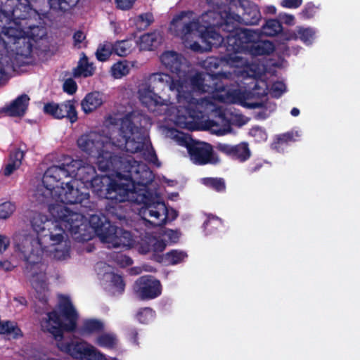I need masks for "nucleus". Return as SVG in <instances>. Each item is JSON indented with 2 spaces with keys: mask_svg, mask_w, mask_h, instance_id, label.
Listing matches in <instances>:
<instances>
[{
  "mask_svg": "<svg viewBox=\"0 0 360 360\" xmlns=\"http://www.w3.org/2000/svg\"><path fill=\"white\" fill-rule=\"evenodd\" d=\"M127 174L117 173L126 192V201L143 205L139 215L146 224L153 227L164 225L167 220V208L156 190L148 186L153 182V172L146 165H130Z\"/></svg>",
  "mask_w": 360,
  "mask_h": 360,
  "instance_id": "nucleus-1",
  "label": "nucleus"
},
{
  "mask_svg": "<svg viewBox=\"0 0 360 360\" xmlns=\"http://www.w3.org/2000/svg\"><path fill=\"white\" fill-rule=\"evenodd\" d=\"M58 308L63 316L68 321V323L63 321L56 310L48 312L47 319L41 323L43 329L54 337L58 349L79 360H106L105 354L86 342L63 340L64 331H75L78 314L70 298L67 295L60 296Z\"/></svg>",
  "mask_w": 360,
  "mask_h": 360,
  "instance_id": "nucleus-2",
  "label": "nucleus"
},
{
  "mask_svg": "<svg viewBox=\"0 0 360 360\" xmlns=\"http://www.w3.org/2000/svg\"><path fill=\"white\" fill-rule=\"evenodd\" d=\"M50 211L65 233L68 232L75 241L83 243L90 240L92 238L91 229L103 242L112 244L115 241L119 227L112 225L109 219L103 221L98 215H91L88 221L83 214L62 205L51 206Z\"/></svg>",
  "mask_w": 360,
  "mask_h": 360,
  "instance_id": "nucleus-3",
  "label": "nucleus"
},
{
  "mask_svg": "<svg viewBox=\"0 0 360 360\" xmlns=\"http://www.w3.org/2000/svg\"><path fill=\"white\" fill-rule=\"evenodd\" d=\"M219 20V13L215 11H207L199 16L191 10L181 11L174 16L169 30L172 34L182 40L198 33L207 44L217 45L225 39L215 30Z\"/></svg>",
  "mask_w": 360,
  "mask_h": 360,
  "instance_id": "nucleus-4",
  "label": "nucleus"
},
{
  "mask_svg": "<svg viewBox=\"0 0 360 360\" xmlns=\"http://www.w3.org/2000/svg\"><path fill=\"white\" fill-rule=\"evenodd\" d=\"M32 229L37 233L36 243L39 248L31 250L28 255L24 252L25 266L24 274L34 278L41 272V259L47 248L61 243L64 240L65 231L56 220L48 219L43 214L34 215L31 220Z\"/></svg>",
  "mask_w": 360,
  "mask_h": 360,
  "instance_id": "nucleus-5",
  "label": "nucleus"
},
{
  "mask_svg": "<svg viewBox=\"0 0 360 360\" xmlns=\"http://www.w3.org/2000/svg\"><path fill=\"white\" fill-rule=\"evenodd\" d=\"M167 87L172 91L176 92V98L179 103H182L189 117H195V111L191 107L196 104L198 101L192 97L188 90H184L186 85L181 79H174L171 75L163 72H155L148 78V85L140 91V100L149 111L155 112L160 106L167 105V101L155 92L164 90Z\"/></svg>",
  "mask_w": 360,
  "mask_h": 360,
  "instance_id": "nucleus-6",
  "label": "nucleus"
},
{
  "mask_svg": "<svg viewBox=\"0 0 360 360\" xmlns=\"http://www.w3.org/2000/svg\"><path fill=\"white\" fill-rule=\"evenodd\" d=\"M63 185L64 182L58 180L53 184L52 188L44 182L43 176L41 184L37 186L34 191L36 200L40 204H47L50 213V207L55 205L64 206L69 210L65 205L80 204L84 207L88 206L90 195L87 188L83 186L79 188L75 180L65 183V186Z\"/></svg>",
  "mask_w": 360,
  "mask_h": 360,
  "instance_id": "nucleus-7",
  "label": "nucleus"
},
{
  "mask_svg": "<svg viewBox=\"0 0 360 360\" xmlns=\"http://www.w3.org/2000/svg\"><path fill=\"white\" fill-rule=\"evenodd\" d=\"M65 162L49 167L44 174V182L51 186L58 180L64 178L75 177L87 188L97 176L95 167L85 164L81 160H73L70 157L65 158Z\"/></svg>",
  "mask_w": 360,
  "mask_h": 360,
  "instance_id": "nucleus-8",
  "label": "nucleus"
},
{
  "mask_svg": "<svg viewBox=\"0 0 360 360\" xmlns=\"http://www.w3.org/2000/svg\"><path fill=\"white\" fill-rule=\"evenodd\" d=\"M260 36L256 30L233 27L227 34L228 44L236 55L246 52L253 56L272 53L275 49L274 43L269 40H260Z\"/></svg>",
  "mask_w": 360,
  "mask_h": 360,
  "instance_id": "nucleus-9",
  "label": "nucleus"
},
{
  "mask_svg": "<svg viewBox=\"0 0 360 360\" xmlns=\"http://www.w3.org/2000/svg\"><path fill=\"white\" fill-rule=\"evenodd\" d=\"M77 143L82 151L96 159L99 170L107 172L113 167L115 157L109 151L112 145L109 137L91 131L81 135Z\"/></svg>",
  "mask_w": 360,
  "mask_h": 360,
  "instance_id": "nucleus-10",
  "label": "nucleus"
},
{
  "mask_svg": "<svg viewBox=\"0 0 360 360\" xmlns=\"http://www.w3.org/2000/svg\"><path fill=\"white\" fill-rule=\"evenodd\" d=\"M210 48L212 46L219 47L223 49L221 53L223 56L221 57L210 56L207 57L202 63V65L206 70L205 75L212 82L214 81L220 82L221 79L228 77L227 73L224 70V67L238 68L243 65V57L233 53L229 46L227 36L224 40L217 45L208 44Z\"/></svg>",
  "mask_w": 360,
  "mask_h": 360,
  "instance_id": "nucleus-11",
  "label": "nucleus"
},
{
  "mask_svg": "<svg viewBox=\"0 0 360 360\" xmlns=\"http://www.w3.org/2000/svg\"><path fill=\"white\" fill-rule=\"evenodd\" d=\"M93 193L100 199L126 201V192L122 181H116L108 175L97 176L89 186Z\"/></svg>",
  "mask_w": 360,
  "mask_h": 360,
  "instance_id": "nucleus-12",
  "label": "nucleus"
},
{
  "mask_svg": "<svg viewBox=\"0 0 360 360\" xmlns=\"http://www.w3.org/2000/svg\"><path fill=\"white\" fill-rule=\"evenodd\" d=\"M181 81L186 85L184 90H188L193 98V92L213 94L225 91L224 84L215 81L212 82L205 75L199 72L190 77L188 79Z\"/></svg>",
  "mask_w": 360,
  "mask_h": 360,
  "instance_id": "nucleus-13",
  "label": "nucleus"
},
{
  "mask_svg": "<svg viewBox=\"0 0 360 360\" xmlns=\"http://www.w3.org/2000/svg\"><path fill=\"white\" fill-rule=\"evenodd\" d=\"M148 139L144 133L130 134L119 131L118 137L112 143L118 148L130 153L141 152L148 148Z\"/></svg>",
  "mask_w": 360,
  "mask_h": 360,
  "instance_id": "nucleus-14",
  "label": "nucleus"
},
{
  "mask_svg": "<svg viewBox=\"0 0 360 360\" xmlns=\"http://www.w3.org/2000/svg\"><path fill=\"white\" fill-rule=\"evenodd\" d=\"M188 153L193 163L198 165L217 164L219 159L215 156L210 143L193 141L186 145Z\"/></svg>",
  "mask_w": 360,
  "mask_h": 360,
  "instance_id": "nucleus-15",
  "label": "nucleus"
},
{
  "mask_svg": "<svg viewBox=\"0 0 360 360\" xmlns=\"http://www.w3.org/2000/svg\"><path fill=\"white\" fill-rule=\"evenodd\" d=\"M134 291L142 300H153L161 295L162 285L153 276H142L135 282Z\"/></svg>",
  "mask_w": 360,
  "mask_h": 360,
  "instance_id": "nucleus-16",
  "label": "nucleus"
},
{
  "mask_svg": "<svg viewBox=\"0 0 360 360\" xmlns=\"http://www.w3.org/2000/svg\"><path fill=\"white\" fill-rule=\"evenodd\" d=\"M29 30L25 34L22 35L18 41L10 48L11 51H15L17 55L27 56L32 52V44L30 39L37 41L41 39L44 32L39 26L29 25Z\"/></svg>",
  "mask_w": 360,
  "mask_h": 360,
  "instance_id": "nucleus-17",
  "label": "nucleus"
},
{
  "mask_svg": "<svg viewBox=\"0 0 360 360\" xmlns=\"http://www.w3.org/2000/svg\"><path fill=\"white\" fill-rule=\"evenodd\" d=\"M239 14L234 18L237 22L246 25H257L262 20L258 6L249 0H240L238 7Z\"/></svg>",
  "mask_w": 360,
  "mask_h": 360,
  "instance_id": "nucleus-18",
  "label": "nucleus"
},
{
  "mask_svg": "<svg viewBox=\"0 0 360 360\" xmlns=\"http://www.w3.org/2000/svg\"><path fill=\"white\" fill-rule=\"evenodd\" d=\"M149 117L138 112L127 114L121 122L120 131L130 134L144 133L145 126L149 122Z\"/></svg>",
  "mask_w": 360,
  "mask_h": 360,
  "instance_id": "nucleus-19",
  "label": "nucleus"
},
{
  "mask_svg": "<svg viewBox=\"0 0 360 360\" xmlns=\"http://www.w3.org/2000/svg\"><path fill=\"white\" fill-rule=\"evenodd\" d=\"M217 149L220 152L230 156L232 159L238 160L240 162L247 161L251 156L249 145L246 142H242L235 146L219 143Z\"/></svg>",
  "mask_w": 360,
  "mask_h": 360,
  "instance_id": "nucleus-20",
  "label": "nucleus"
},
{
  "mask_svg": "<svg viewBox=\"0 0 360 360\" xmlns=\"http://www.w3.org/2000/svg\"><path fill=\"white\" fill-rule=\"evenodd\" d=\"M160 61L171 72L179 75L182 72L186 58L176 51H167L160 56Z\"/></svg>",
  "mask_w": 360,
  "mask_h": 360,
  "instance_id": "nucleus-21",
  "label": "nucleus"
},
{
  "mask_svg": "<svg viewBox=\"0 0 360 360\" xmlns=\"http://www.w3.org/2000/svg\"><path fill=\"white\" fill-rule=\"evenodd\" d=\"M30 97L23 94L18 96L9 105L3 108V111L11 117H21L25 114L29 105Z\"/></svg>",
  "mask_w": 360,
  "mask_h": 360,
  "instance_id": "nucleus-22",
  "label": "nucleus"
},
{
  "mask_svg": "<svg viewBox=\"0 0 360 360\" xmlns=\"http://www.w3.org/2000/svg\"><path fill=\"white\" fill-rule=\"evenodd\" d=\"M103 103V94L99 91H94L88 93L84 96L82 100L81 107L85 114H89L101 106Z\"/></svg>",
  "mask_w": 360,
  "mask_h": 360,
  "instance_id": "nucleus-23",
  "label": "nucleus"
},
{
  "mask_svg": "<svg viewBox=\"0 0 360 360\" xmlns=\"http://www.w3.org/2000/svg\"><path fill=\"white\" fill-rule=\"evenodd\" d=\"M109 202L105 206V212L108 217L112 221H122L127 218V208L122 205L121 202L125 201H120L117 200H108Z\"/></svg>",
  "mask_w": 360,
  "mask_h": 360,
  "instance_id": "nucleus-24",
  "label": "nucleus"
},
{
  "mask_svg": "<svg viewBox=\"0 0 360 360\" xmlns=\"http://www.w3.org/2000/svg\"><path fill=\"white\" fill-rule=\"evenodd\" d=\"M25 156V151L20 148H15L11 150L8 158V162L6 165L3 173L6 176H11L15 171L20 168L22 160Z\"/></svg>",
  "mask_w": 360,
  "mask_h": 360,
  "instance_id": "nucleus-25",
  "label": "nucleus"
},
{
  "mask_svg": "<svg viewBox=\"0 0 360 360\" xmlns=\"http://www.w3.org/2000/svg\"><path fill=\"white\" fill-rule=\"evenodd\" d=\"M1 32L6 39L0 35V43H1L4 49L8 51L22 35L26 34V32L22 30L6 26L2 27Z\"/></svg>",
  "mask_w": 360,
  "mask_h": 360,
  "instance_id": "nucleus-26",
  "label": "nucleus"
},
{
  "mask_svg": "<svg viewBox=\"0 0 360 360\" xmlns=\"http://www.w3.org/2000/svg\"><path fill=\"white\" fill-rule=\"evenodd\" d=\"M66 117L71 123L77 121L78 116L74 100H68L61 103H58L57 119Z\"/></svg>",
  "mask_w": 360,
  "mask_h": 360,
  "instance_id": "nucleus-27",
  "label": "nucleus"
},
{
  "mask_svg": "<svg viewBox=\"0 0 360 360\" xmlns=\"http://www.w3.org/2000/svg\"><path fill=\"white\" fill-rule=\"evenodd\" d=\"M161 37L159 33L150 32L141 36L139 46L141 50H153L160 44Z\"/></svg>",
  "mask_w": 360,
  "mask_h": 360,
  "instance_id": "nucleus-28",
  "label": "nucleus"
},
{
  "mask_svg": "<svg viewBox=\"0 0 360 360\" xmlns=\"http://www.w3.org/2000/svg\"><path fill=\"white\" fill-rule=\"evenodd\" d=\"M283 30L281 22L277 19H269L265 20L259 30H257L260 35L274 37L280 34Z\"/></svg>",
  "mask_w": 360,
  "mask_h": 360,
  "instance_id": "nucleus-29",
  "label": "nucleus"
},
{
  "mask_svg": "<svg viewBox=\"0 0 360 360\" xmlns=\"http://www.w3.org/2000/svg\"><path fill=\"white\" fill-rule=\"evenodd\" d=\"M134 240L131 233L122 228H119L117 231L116 238L112 245L115 248L120 246L131 247L133 245Z\"/></svg>",
  "mask_w": 360,
  "mask_h": 360,
  "instance_id": "nucleus-30",
  "label": "nucleus"
},
{
  "mask_svg": "<svg viewBox=\"0 0 360 360\" xmlns=\"http://www.w3.org/2000/svg\"><path fill=\"white\" fill-rule=\"evenodd\" d=\"M0 334L11 335L13 338H18L23 335L20 328L15 322L1 320Z\"/></svg>",
  "mask_w": 360,
  "mask_h": 360,
  "instance_id": "nucleus-31",
  "label": "nucleus"
},
{
  "mask_svg": "<svg viewBox=\"0 0 360 360\" xmlns=\"http://www.w3.org/2000/svg\"><path fill=\"white\" fill-rule=\"evenodd\" d=\"M299 136V134L297 131L294 132L287 131L285 133L279 134L276 136V140L271 145L273 149L276 150L277 151L280 150V148L283 144H288L290 142H295L297 141V137Z\"/></svg>",
  "mask_w": 360,
  "mask_h": 360,
  "instance_id": "nucleus-32",
  "label": "nucleus"
},
{
  "mask_svg": "<svg viewBox=\"0 0 360 360\" xmlns=\"http://www.w3.org/2000/svg\"><path fill=\"white\" fill-rule=\"evenodd\" d=\"M187 257V253L183 250H172L164 255V259L168 264L176 265L184 262Z\"/></svg>",
  "mask_w": 360,
  "mask_h": 360,
  "instance_id": "nucleus-33",
  "label": "nucleus"
},
{
  "mask_svg": "<svg viewBox=\"0 0 360 360\" xmlns=\"http://www.w3.org/2000/svg\"><path fill=\"white\" fill-rule=\"evenodd\" d=\"M112 54H114L113 46L112 43L109 41L101 44L96 52L97 60L101 62L108 60Z\"/></svg>",
  "mask_w": 360,
  "mask_h": 360,
  "instance_id": "nucleus-34",
  "label": "nucleus"
},
{
  "mask_svg": "<svg viewBox=\"0 0 360 360\" xmlns=\"http://www.w3.org/2000/svg\"><path fill=\"white\" fill-rule=\"evenodd\" d=\"M114 54L125 57L131 51L132 44L129 40L117 41L112 44Z\"/></svg>",
  "mask_w": 360,
  "mask_h": 360,
  "instance_id": "nucleus-35",
  "label": "nucleus"
},
{
  "mask_svg": "<svg viewBox=\"0 0 360 360\" xmlns=\"http://www.w3.org/2000/svg\"><path fill=\"white\" fill-rule=\"evenodd\" d=\"M129 67L127 60L118 61L111 67L112 76L115 79H120L129 72Z\"/></svg>",
  "mask_w": 360,
  "mask_h": 360,
  "instance_id": "nucleus-36",
  "label": "nucleus"
},
{
  "mask_svg": "<svg viewBox=\"0 0 360 360\" xmlns=\"http://www.w3.org/2000/svg\"><path fill=\"white\" fill-rule=\"evenodd\" d=\"M202 183L217 192H224L226 190V184L223 178L207 177L202 179Z\"/></svg>",
  "mask_w": 360,
  "mask_h": 360,
  "instance_id": "nucleus-37",
  "label": "nucleus"
},
{
  "mask_svg": "<svg viewBox=\"0 0 360 360\" xmlns=\"http://www.w3.org/2000/svg\"><path fill=\"white\" fill-rule=\"evenodd\" d=\"M96 343L101 347L112 349L117 344V339L115 335L111 333H103L98 336Z\"/></svg>",
  "mask_w": 360,
  "mask_h": 360,
  "instance_id": "nucleus-38",
  "label": "nucleus"
},
{
  "mask_svg": "<svg viewBox=\"0 0 360 360\" xmlns=\"http://www.w3.org/2000/svg\"><path fill=\"white\" fill-rule=\"evenodd\" d=\"M316 32L311 27H298L297 37L307 45L311 44L315 38Z\"/></svg>",
  "mask_w": 360,
  "mask_h": 360,
  "instance_id": "nucleus-39",
  "label": "nucleus"
},
{
  "mask_svg": "<svg viewBox=\"0 0 360 360\" xmlns=\"http://www.w3.org/2000/svg\"><path fill=\"white\" fill-rule=\"evenodd\" d=\"M103 323L97 319H89L84 321L83 330L87 333H98L103 330Z\"/></svg>",
  "mask_w": 360,
  "mask_h": 360,
  "instance_id": "nucleus-40",
  "label": "nucleus"
},
{
  "mask_svg": "<svg viewBox=\"0 0 360 360\" xmlns=\"http://www.w3.org/2000/svg\"><path fill=\"white\" fill-rule=\"evenodd\" d=\"M154 22V17L151 13L140 14L136 21V25L139 30L147 29Z\"/></svg>",
  "mask_w": 360,
  "mask_h": 360,
  "instance_id": "nucleus-41",
  "label": "nucleus"
},
{
  "mask_svg": "<svg viewBox=\"0 0 360 360\" xmlns=\"http://www.w3.org/2000/svg\"><path fill=\"white\" fill-rule=\"evenodd\" d=\"M155 311L150 307L141 309L136 314V318L141 323L148 324L154 318Z\"/></svg>",
  "mask_w": 360,
  "mask_h": 360,
  "instance_id": "nucleus-42",
  "label": "nucleus"
},
{
  "mask_svg": "<svg viewBox=\"0 0 360 360\" xmlns=\"http://www.w3.org/2000/svg\"><path fill=\"white\" fill-rule=\"evenodd\" d=\"M266 161L262 158L253 159L245 167V172L248 175H252L259 172L264 167Z\"/></svg>",
  "mask_w": 360,
  "mask_h": 360,
  "instance_id": "nucleus-43",
  "label": "nucleus"
},
{
  "mask_svg": "<svg viewBox=\"0 0 360 360\" xmlns=\"http://www.w3.org/2000/svg\"><path fill=\"white\" fill-rule=\"evenodd\" d=\"M221 220L215 216L209 215L203 223V227L207 233H212L221 225Z\"/></svg>",
  "mask_w": 360,
  "mask_h": 360,
  "instance_id": "nucleus-44",
  "label": "nucleus"
},
{
  "mask_svg": "<svg viewBox=\"0 0 360 360\" xmlns=\"http://www.w3.org/2000/svg\"><path fill=\"white\" fill-rule=\"evenodd\" d=\"M94 73V68L92 63H86L79 68V65L74 70V76L79 77L83 75L84 77H91Z\"/></svg>",
  "mask_w": 360,
  "mask_h": 360,
  "instance_id": "nucleus-45",
  "label": "nucleus"
},
{
  "mask_svg": "<svg viewBox=\"0 0 360 360\" xmlns=\"http://www.w3.org/2000/svg\"><path fill=\"white\" fill-rule=\"evenodd\" d=\"M15 206L11 202H5L0 205V219L8 218L15 211Z\"/></svg>",
  "mask_w": 360,
  "mask_h": 360,
  "instance_id": "nucleus-46",
  "label": "nucleus"
},
{
  "mask_svg": "<svg viewBox=\"0 0 360 360\" xmlns=\"http://www.w3.org/2000/svg\"><path fill=\"white\" fill-rule=\"evenodd\" d=\"M249 134L254 137L257 141H265L267 138L265 130L258 126L252 127L250 129Z\"/></svg>",
  "mask_w": 360,
  "mask_h": 360,
  "instance_id": "nucleus-47",
  "label": "nucleus"
},
{
  "mask_svg": "<svg viewBox=\"0 0 360 360\" xmlns=\"http://www.w3.org/2000/svg\"><path fill=\"white\" fill-rule=\"evenodd\" d=\"M110 282L112 286L116 288L119 292L122 293L124 292L125 283L122 276L117 274H112Z\"/></svg>",
  "mask_w": 360,
  "mask_h": 360,
  "instance_id": "nucleus-48",
  "label": "nucleus"
},
{
  "mask_svg": "<svg viewBox=\"0 0 360 360\" xmlns=\"http://www.w3.org/2000/svg\"><path fill=\"white\" fill-rule=\"evenodd\" d=\"M316 12V7L311 2L307 3L300 13V15L304 19H310L313 18Z\"/></svg>",
  "mask_w": 360,
  "mask_h": 360,
  "instance_id": "nucleus-49",
  "label": "nucleus"
},
{
  "mask_svg": "<svg viewBox=\"0 0 360 360\" xmlns=\"http://www.w3.org/2000/svg\"><path fill=\"white\" fill-rule=\"evenodd\" d=\"M58 103L54 102H49L44 104L43 111L45 114L51 115L57 119Z\"/></svg>",
  "mask_w": 360,
  "mask_h": 360,
  "instance_id": "nucleus-50",
  "label": "nucleus"
},
{
  "mask_svg": "<svg viewBox=\"0 0 360 360\" xmlns=\"http://www.w3.org/2000/svg\"><path fill=\"white\" fill-rule=\"evenodd\" d=\"M114 260L121 266H129L133 264V260L129 256L122 253H117L113 256Z\"/></svg>",
  "mask_w": 360,
  "mask_h": 360,
  "instance_id": "nucleus-51",
  "label": "nucleus"
},
{
  "mask_svg": "<svg viewBox=\"0 0 360 360\" xmlns=\"http://www.w3.org/2000/svg\"><path fill=\"white\" fill-rule=\"evenodd\" d=\"M63 88L65 93L72 95L77 91V85L73 79L68 78L64 82Z\"/></svg>",
  "mask_w": 360,
  "mask_h": 360,
  "instance_id": "nucleus-52",
  "label": "nucleus"
},
{
  "mask_svg": "<svg viewBox=\"0 0 360 360\" xmlns=\"http://www.w3.org/2000/svg\"><path fill=\"white\" fill-rule=\"evenodd\" d=\"M272 94L276 98L280 97L285 91V84L283 82H276L271 86Z\"/></svg>",
  "mask_w": 360,
  "mask_h": 360,
  "instance_id": "nucleus-53",
  "label": "nucleus"
},
{
  "mask_svg": "<svg viewBox=\"0 0 360 360\" xmlns=\"http://www.w3.org/2000/svg\"><path fill=\"white\" fill-rule=\"evenodd\" d=\"M44 283H41V290H36L37 291V295H36V298L44 306H47L48 305V302H49V297H48V295L45 291V288L44 287H42V285H44Z\"/></svg>",
  "mask_w": 360,
  "mask_h": 360,
  "instance_id": "nucleus-54",
  "label": "nucleus"
},
{
  "mask_svg": "<svg viewBox=\"0 0 360 360\" xmlns=\"http://www.w3.org/2000/svg\"><path fill=\"white\" fill-rule=\"evenodd\" d=\"M143 154L144 155H146V153H147V155H148V157H147V159L151 162H153L155 163L156 161H158V157H157V155L153 149V148L151 146V143H149V141L148 142V148H145V150H143Z\"/></svg>",
  "mask_w": 360,
  "mask_h": 360,
  "instance_id": "nucleus-55",
  "label": "nucleus"
},
{
  "mask_svg": "<svg viewBox=\"0 0 360 360\" xmlns=\"http://www.w3.org/2000/svg\"><path fill=\"white\" fill-rule=\"evenodd\" d=\"M152 250L154 252H163L166 248V243L162 240H152Z\"/></svg>",
  "mask_w": 360,
  "mask_h": 360,
  "instance_id": "nucleus-56",
  "label": "nucleus"
},
{
  "mask_svg": "<svg viewBox=\"0 0 360 360\" xmlns=\"http://www.w3.org/2000/svg\"><path fill=\"white\" fill-rule=\"evenodd\" d=\"M117 7L126 11L130 9L134 4L136 0H115Z\"/></svg>",
  "mask_w": 360,
  "mask_h": 360,
  "instance_id": "nucleus-57",
  "label": "nucleus"
},
{
  "mask_svg": "<svg viewBox=\"0 0 360 360\" xmlns=\"http://www.w3.org/2000/svg\"><path fill=\"white\" fill-rule=\"evenodd\" d=\"M61 8H58L57 11H65L77 4L79 0H60Z\"/></svg>",
  "mask_w": 360,
  "mask_h": 360,
  "instance_id": "nucleus-58",
  "label": "nucleus"
},
{
  "mask_svg": "<svg viewBox=\"0 0 360 360\" xmlns=\"http://www.w3.org/2000/svg\"><path fill=\"white\" fill-rule=\"evenodd\" d=\"M302 0H283L282 5L289 8H297L302 5Z\"/></svg>",
  "mask_w": 360,
  "mask_h": 360,
  "instance_id": "nucleus-59",
  "label": "nucleus"
},
{
  "mask_svg": "<svg viewBox=\"0 0 360 360\" xmlns=\"http://www.w3.org/2000/svg\"><path fill=\"white\" fill-rule=\"evenodd\" d=\"M10 245V240L5 236L0 234V254H2Z\"/></svg>",
  "mask_w": 360,
  "mask_h": 360,
  "instance_id": "nucleus-60",
  "label": "nucleus"
},
{
  "mask_svg": "<svg viewBox=\"0 0 360 360\" xmlns=\"http://www.w3.org/2000/svg\"><path fill=\"white\" fill-rule=\"evenodd\" d=\"M228 0H206L207 4L214 9H221Z\"/></svg>",
  "mask_w": 360,
  "mask_h": 360,
  "instance_id": "nucleus-61",
  "label": "nucleus"
},
{
  "mask_svg": "<svg viewBox=\"0 0 360 360\" xmlns=\"http://www.w3.org/2000/svg\"><path fill=\"white\" fill-rule=\"evenodd\" d=\"M127 335L129 340L135 345H138V331L136 328H131L127 330Z\"/></svg>",
  "mask_w": 360,
  "mask_h": 360,
  "instance_id": "nucleus-62",
  "label": "nucleus"
},
{
  "mask_svg": "<svg viewBox=\"0 0 360 360\" xmlns=\"http://www.w3.org/2000/svg\"><path fill=\"white\" fill-rule=\"evenodd\" d=\"M15 266L13 265L9 260H1L0 261V269L5 271H11L15 269Z\"/></svg>",
  "mask_w": 360,
  "mask_h": 360,
  "instance_id": "nucleus-63",
  "label": "nucleus"
},
{
  "mask_svg": "<svg viewBox=\"0 0 360 360\" xmlns=\"http://www.w3.org/2000/svg\"><path fill=\"white\" fill-rule=\"evenodd\" d=\"M165 235L169 238L171 242L176 243L179 238V235L176 231L169 229L165 232Z\"/></svg>",
  "mask_w": 360,
  "mask_h": 360,
  "instance_id": "nucleus-64",
  "label": "nucleus"
}]
</instances>
